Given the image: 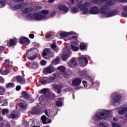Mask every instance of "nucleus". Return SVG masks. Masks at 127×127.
<instances>
[{
  "instance_id": "obj_19",
  "label": "nucleus",
  "mask_w": 127,
  "mask_h": 127,
  "mask_svg": "<svg viewBox=\"0 0 127 127\" xmlns=\"http://www.w3.org/2000/svg\"><path fill=\"white\" fill-rule=\"evenodd\" d=\"M82 83V79L81 78H76L72 81V85L73 86H79Z\"/></svg>"
},
{
  "instance_id": "obj_9",
  "label": "nucleus",
  "mask_w": 127,
  "mask_h": 127,
  "mask_svg": "<svg viewBox=\"0 0 127 127\" xmlns=\"http://www.w3.org/2000/svg\"><path fill=\"white\" fill-rule=\"evenodd\" d=\"M63 88V86L61 85L53 84L52 87V89L56 91L58 94L61 93V89Z\"/></svg>"
},
{
  "instance_id": "obj_4",
  "label": "nucleus",
  "mask_w": 127,
  "mask_h": 127,
  "mask_svg": "<svg viewBox=\"0 0 127 127\" xmlns=\"http://www.w3.org/2000/svg\"><path fill=\"white\" fill-rule=\"evenodd\" d=\"M112 5V0H108L106 1V5L105 6H102L100 9H101V12L102 14H103L104 16H105L106 17H111L112 16V12H107L106 11V9L107 8V6H111Z\"/></svg>"
},
{
  "instance_id": "obj_53",
  "label": "nucleus",
  "mask_w": 127,
  "mask_h": 127,
  "mask_svg": "<svg viewBox=\"0 0 127 127\" xmlns=\"http://www.w3.org/2000/svg\"><path fill=\"white\" fill-rule=\"evenodd\" d=\"M30 38H31L32 39H33V38H34V35H33V34H30L29 35Z\"/></svg>"
},
{
  "instance_id": "obj_59",
  "label": "nucleus",
  "mask_w": 127,
  "mask_h": 127,
  "mask_svg": "<svg viewBox=\"0 0 127 127\" xmlns=\"http://www.w3.org/2000/svg\"><path fill=\"white\" fill-rule=\"evenodd\" d=\"M2 106H7V101L4 102L2 104Z\"/></svg>"
},
{
  "instance_id": "obj_62",
  "label": "nucleus",
  "mask_w": 127,
  "mask_h": 127,
  "mask_svg": "<svg viewBox=\"0 0 127 127\" xmlns=\"http://www.w3.org/2000/svg\"><path fill=\"white\" fill-rule=\"evenodd\" d=\"M37 8H38V9H41V8H42V6H37Z\"/></svg>"
},
{
  "instance_id": "obj_21",
  "label": "nucleus",
  "mask_w": 127,
  "mask_h": 127,
  "mask_svg": "<svg viewBox=\"0 0 127 127\" xmlns=\"http://www.w3.org/2000/svg\"><path fill=\"white\" fill-rule=\"evenodd\" d=\"M49 54H51L50 49H46L44 50L43 52V57H44V58H45V56H48Z\"/></svg>"
},
{
  "instance_id": "obj_52",
  "label": "nucleus",
  "mask_w": 127,
  "mask_h": 127,
  "mask_svg": "<svg viewBox=\"0 0 127 127\" xmlns=\"http://www.w3.org/2000/svg\"><path fill=\"white\" fill-rule=\"evenodd\" d=\"M3 101H4V99L3 98V97H0V104H1V103H2V102H3Z\"/></svg>"
},
{
  "instance_id": "obj_43",
  "label": "nucleus",
  "mask_w": 127,
  "mask_h": 127,
  "mask_svg": "<svg viewBox=\"0 0 127 127\" xmlns=\"http://www.w3.org/2000/svg\"><path fill=\"white\" fill-rule=\"evenodd\" d=\"M31 114H32V115H36V114H38V112L37 111H36V110H34L31 111Z\"/></svg>"
},
{
  "instance_id": "obj_27",
  "label": "nucleus",
  "mask_w": 127,
  "mask_h": 127,
  "mask_svg": "<svg viewBox=\"0 0 127 127\" xmlns=\"http://www.w3.org/2000/svg\"><path fill=\"white\" fill-rule=\"evenodd\" d=\"M5 93V89L2 86H0V95H3Z\"/></svg>"
},
{
  "instance_id": "obj_64",
  "label": "nucleus",
  "mask_w": 127,
  "mask_h": 127,
  "mask_svg": "<svg viewBox=\"0 0 127 127\" xmlns=\"http://www.w3.org/2000/svg\"><path fill=\"white\" fill-rule=\"evenodd\" d=\"M2 120H3V119L2 118V117L0 116V121H2Z\"/></svg>"
},
{
  "instance_id": "obj_1",
  "label": "nucleus",
  "mask_w": 127,
  "mask_h": 127,
  "mask_svg": "<svg viewBox=\"0 0 127 127\" xmlns=\"http://www.w3.org/2000/svg\"><path fill=\"white\" fill-rule=\"evenodd\" d=\"M49 13V11L47 10H42L38 13L34 14H27L25 16L26 19L33 20H42V19H47V14Z\"/></svg>"
},
{
  "instance_id": "obj_63",
  "label": "nucleus",
  "mask_w": 127,
  "mask_h": 127,
  "mask_svg": "<svg viewBox=\"0 0 127 127\" xmlns=\"http://www.w3.org/2000/svg\"><path fill=\"white\" fill-rule=\"evenodd\" d=\"M4 126V124L2 123L0 125V127H3Z\"/></svg>"
},
{
  "instance_id": "obj_54",
  "label": "nucleus",
  "mask_w": 127,
  "mask_h": 127,
  "mask_svg": "<svg viewBox=\"0 0 127 127\" xmlns=\"http://www.w3.org/2000/svg\"><path fill=\"white\" fill-rule=\"evenodd\" d=\"M20 89H21V87L19 85L17 86L16 87V91H19V90H20Z\"/></svg>"
},
{
  "instance_id": "obj_15",
  "label": "nucleus",
  "mask_w": 127,
  "mask_h": 127,
  "mask_svg": "<svg viewBox=\"0 0 127 127\" xmlns=\"http://www.w3.org/2000/svg\"><path fill=\"white\" fill-rule=\"evenodd\" d=\"M54 71V67L52 66H48L44 70V72L45 74H50L52 72Z\"/></svg>"
},
{
  "instance_id": "obj_37",
  "label": "nucleus",
  "mask_w": 127,
  "mask_h": 127,
  "mask_svg": "<svg viewBox=\"0 0 127 127\" xmlns=\"http://www.w3.org/2000/svg\"><path fill=\"white\" fill-rule=\"evenodd\" d=\"M8 114V110L6 109H3L2 111V115H4Z\"/></svg>"
},
{
  "instance_id": "obj_45",
  "label": "nucleus",
  "mask_w": 127,
  "mask_h": 127,
  "mask_svg": "<svg viewBox=\"0 0 127 127\" xmlns=\"http://www.w3.org/2000/svg\"><path fill=\"white\" fill-rule=\"evenodd\" d=\"M0 83L1 84L4 83V78H2L1 76H0Z\"/></svg>"
},
{
  "instance_id": "obj_58",
  "label": "nucleus",
  "mask_w": 127,
  "mask_h": 127,
  "mask_svg": "<svg viewBox=\"0 0 127 127\" xmlns=\"http://www.w3.org/2000/svg\"><path fill=\"white\" fill-rule=\"evenodd\" d=\"M56 0H49L48 1V2H49V3H51L52 2H54Z\"/></svg>"
},
{
  "instance_id": "obj_61",
  "label": "nucleus",
  "mask_w": 127,
  "mask_h": 127,
  "mask_svg": "<svg viewBox=\"0 0 127 127\" xmlns=\"http://www.w3.org/2000/svg\"><path fill=\"white\" fill-rule=\"evenodd\" d=\"M104 126H105V124L101 123L100 124H99V127H104Z\"/></svg>"
},
{
  "instance_id": "obj_5",
  "label": "nucleus",
  "mask_w": 127,
  "mask_h": 127,
  "mask_svg": "<svg viewBox=\"0 0 127 127\" xmlns=\"http://www.w3.org/2000/svg\"><path fill=\"white\" fill-rule=\"evenodd\" d=\"M73 39L72 42L71 44V48L72 51H78L79 50V45L77 43V37L73 36L71 38H69L68 40Z\"/></svg>"
},
{
  "instance_id": "obj_31",
  "label": "nucleus",
  "mask_w": 127,
  "mask_h": 127,
  "mask_svg": "<svg viewBox=\"0 0 127 127\" xmlns=\"http://www.w3.org/2000/svg\"><path fill=\"white\" fill-rule=\"evenodd\" d=\"M6 88H13L14 87V83H9L6 84Z\"/></svg>"
},
{
  "instance_id": "obj_39",
  "label": "nucleus",
  "mask_w": 127,
  "mask_h": 127,
  "mask_svg": "<svg viewBox=\"0 0 127 127\" xmlns=\"http://www.w3.org/2000/svg\"><path fill=\"white\" fill-rule=\"evenodd\" d=\"M40 83H41V84H47L48 82V80H44V79H40L39 80Z\"/></svg>"
},
{
  "instance_id": "obj_13",
  "label": "nucleus",
  "mask_w": 127,
  "mask_h": 127,
  "mask_svg": "<svg viewBox=\"0 0 127 127\" xmlns=\"http://www.w3.org/2000/svg\"><path fill=\"white\" fill-rule=\"evenodd\" d=\"M41 119L44 125H47V124H50V123H51L52 122L51 120L47 118L46 116H45V115L42 116Z\"/></svg>"
},
{
  "instance_id": "obj_25",
  "label": "nucleus",
  "mask_w": 127,
  "mask_h": 127,
  "mask_svg": "<svg viewBox=\"0 0 127 127\" xmlns=\"http://www.w3.org/2000/svg\"><path fill=\"white\" fill-rule=\"evenodd\" d=\"M51 48L53 49L54 51H56V52H58V51H59V48H58V47L56 46V44H52L51 45Z\"/></svg>"
},
{
  "instance_id": "obj_29",
  "label": "nucleus",
  "mask_w": 127,
  "mask_h": 127,
  "mask_svg": "<svg viewBox=\"0 0 127 127\" xmlns=\"http://www.w3.org/2000/svg\"><path fill=\"white\" fill-rule=\"evenodd\" d=\"M80 48L81 50H85L87 48V45L84 43H81L80 45Z\"/></svg>"
},
{
  "instance_id": "obj_33",
  "label": "nucleus",
  "mask_w": 127,
  "mask_h": 127,
  "mask_svg": "<svg viewBox=\"0 0 127 127\" xmlns=\"http://www.w3.org/2000/svg\"><path fill=\"white\" fill-rule=\"evenodd\" d=\"M48 89L47 88H44L42 89L40 91V94H46V93H48Z\"/></svg>"
},
{
  "instance_id": "obj_3",
  "label": "nucleus",
  "mask_w": 127,
  "mask_h": 127,
  "mask_svg": "<svg viewBox=\"0 0 127 127\" xmlns=\"http://www.w3.org/2000/svg\"><path fill=\"white\" fill-rule=\"evenodd\" d=\"M110 111L102 109L98 111L92 117V121L97 122L101 120H110Z\"/></svg>"
},
{
  "instance_id": "obj_11",
  "label": "nucleus",
  "mask_w": 127,
  "mask_h": 127,
  "mask_svg": "<svg viewBox=\"0 0 127 127\" xmlns=\"http://www.w3.org/2000/svg\"><path fill=\"white\" fill-rule=\"evenodd\" d=\"M19 41L21 44H23L24 45H28L30 43L29 40L23 37L20 38Z\"/></svg>"
},
{
  "instance_id": "obj_24",
  "label": "nucleus",
  "mask_w": 127,
  "mask_h": 127,
  "mask_svg": "<svg viewBox=\"0 0 127 127\" xmlns=\"http://www.w3.org/2000/svg\"><path fill=\"white\" fill-rule=\"evenodd\" d=\"M22 95L24 99H29V98H30V95H29L26 91H23L22 92Z\"/></svg>"
},
{
  "instance_id": "obj_32",
  "label": "nucleus",
  "mask_w": 127,
  "mask_h": 127,
  "mask_svg": "<svg viewBox=\"0 0 127 127\" xmlns=\"http://www.w3.org/2000/svg\"><path fill=\"white\" fill-rule=\"evenodd\" d=\"M122 15L124 17H127V6L125 8L122 12Z\"/></svg>"
},
{
  "instance_id": "obj_17",
  "label": "nucleus",
  "mask_w": 127,
  "mask_h": 127,
  "mask_svg": "<svg viewBox=\"0 0 127 127\" xmlns=\"http://www.w3.org/2000/svg\"><path fill=\"white\" fill-rule=\"evenodd\" d=\"M16 43H17V39L14 38L11 39L9 43H7V45L9 46V47H11V46H14Z\"/></svg>"
},
{
  "instance_id": "obj_8",
  "label": "nucleus",
  "mask_w": 127,
  "mask_h": 127,
  "mask_svg": "<svg viewBox=\"0 0 127 127\" xmlns=\"http://www.w3.org/2000/svg\"><path fill=\"white\" fill-rule=\"evenodd\" d=\"M88 57L87 56H82L79 59V63L82 67H85L88 64Z\"/></svg>"
},
{
  "instance_id": "obj_35",
  "label": "nucleus",
  "mask_w": 127,
  "mask_h": 127,
  "mask_svg": "<svg viewBox=\"0 0 127 127\" xmlns=\"http://www.w3.org/2000/svg\"><path fill=\"white\" fill-rule=\"evenodd\" d=\"M56 105L57 107H62V106H63V103L61 101H58L56 103Z\"/></svg>"
},
{
  "instance_id": "obj_34",
  "label": "nucleus",
  "mask_w": 127,
  "mask_h": 127,
  "mask_svg": "<svg viewBox=\"0 0 127 127\" xmlns=\"http://www.w3.org/2000/svg\"><path fill=\"white\" fill-rule=\"evenodd\" d=\"M55 80V77H51L47 79L48 83H53Z\"/></svg>"
},
{
  "instance_id": "obj_50",
  "label": "nucleus",
  "mask_w": 127,
  "mask_h": 127,
  "mask_svg": "<svg viewBox=\"0 0 127 127\" xmlns=\"http://www.w3.org/2000/svg\"><path fill=\"white\" fill-rule=\"evenodd\" d=\"M82 83H83V85L84 86V87L87 88V81H83Z\"/></svg>"
},
{
  "instance_id": "obj_36",
  "label": "nucleus",
  "mask_w": 127,
  "mask_h": 127,
  "mask_svg": "<svg viewBox=\"0 0 127 127\" xmlns=\"http://www.w3.org/2000/svg\"><path fill=\"white\" fill-rule=\"evenodd\" d=\"M58 69L60 70V71H61V72H64L65 71V67L63 65L58 67Z\"/></svg>"
},
{
  "instance_id": "obj_46",
  "label": "nucleus",
  "mask_w": 127,
  "mask_h": 127,
  "mask_svg": "<svg viewBox=\"0 0 127 127\" xmlns=\"http://www.w3.org/2000/svg\"><path fill=\"white\" fill-rule=\"evenodd\" d=\"M35 58H36V56H33L32 57H29L28 59H29V60H34Z\"/></svg>"
},
{
  "instance_id": "obj_28",
  "label": "nucleus",
  "mask_w": 127,
  "mask_h": 127,
  "mask_svg": "<svg viewBox=\"0 0 127 127\" xmlns=\"http://www.w3.org/2000/svg\"><path fill=\"white\" fill-rule=\"evenodd\" d=\"M69 56H70V55H68V54H63L62 56V59L63 60V61H66V60H67V59H68Z\"/></svg>"
},
{
  "instance_id": "obj_56",
  "label": "nucleus",
  "mask_w": 127,
  "mask_h": 127,
  "mask_svg": "<svg viewBox=\"0 0 127 127\" xmlns=\"http://www.w3.org/2000/svg\"><path fill=\"white\" fill-rule=\"evenodd\" d=\"M5 64H6L7 65H9V60H7L5 61Z\"/></svg>"
},
{
  "instance_id": "obj_18",
  "label": "nucleus",
  "mask_w": 127,
  "mask_h": 127,
  "mask_svg": "<svg viewBox=\"0 0 127 127\" xmlns=\"http://www.w3.org/2000/svg\"><path fill=\"white\" fill-rule=\"evenodd\" d=\"M68 65L69 67H70V68H73L74 66H76V65H77V62L76 61V59H72L68 63Z\"/></svg>"
},
{
  "instance_id": "obj_2",
  "label": "nucleus",
  "mask_w": 127,
  "mask_h": 127,
  "mask_svg": "<svg viewBox=\"0 0 127 127\" xmlns=\"http://www.w3.org/2000/svg\"><path fill=\"white\" fill-rule=\"evenodd\" d=\"M89 5H90V3L88 2H85L83 3V7L84 8L82 7V2L78 4L79 7L82 10V13L84 14H88V13L90 14H98L100 12L99 7L97 6L91 7L90 10H89L87 7Z\"/></svg>"
},
{
  "instance_id": "obj_41",
  "label": "nucleus",
  "mask_w": 127,
  "mask_h": 127,
  "mask_svg": "<svg viewBox=\"0 0 127 127\" xmlns=\"http://www.w3.org/2000/svg\"><path fill=\"white\" fill-rule=\"evenodd\" d=\"M9 119H10V118L11 119H16V118H17V115L14 114H12L10 115V117H9Z\"/></svg>"
},
{
  "instance_id": "obj_57",
  "label": "nucleus",
  "mask_w": 127,
  "mask_h": 127,
  "mask_svg": "<svg viewBox=\"0 0 127 127\" xmlns=\"http://www.w3.org/2000/svg\"><path fill=\"white\" fill-rule=\"evenodd\" d=\"M101 1H105V0H100ZM93 2L97 3L98 2V0H93Z\"/></svg>"
},
{
  "instance_id": "obj_38",
  "label": "nucleus",
  "mask_w": 127,
  "mask_h": 127,
  "mask_svg": "<svg viewBox=\"0 0 127 127\" xmlns=\"http://www.w3.org/2000/svg\"><path fill=\"white\" fill-rule=\"evenodd\" d=\"M6 2V1L5 0L0 1V5H1V6H4L5 5Z\"/></svg>"
},
{
  "instance_id": "obj_51",
  "label": "nucleus",
  "mask_w": 127,
  "mask_h": 127,
  "mask_svg": "<svg viewBox=\"0 0 127 127\" xmlns=\"http://www.w3.org/2000/svg\"><path fill=\"white\" fill-rule=\"evenodd\" d=\"M46 36L47 38H50V37L51 36V34L50 33H48L46 34Z\"/></svg>"
},
{
  "instance_id": "obj_30",
  "label": "nucleus",
  "mask_w": 127,
  "mask_h": 127,
  "mask_svg": "<svg viewBox=\"0 0 127 127\" xmlns=\"http://www.w3.org/2000/svg\"><path fill=\"white\" fill-rule=\"evenodd\" d=\"M45 115H46V116H47L48 117H52V116L51 112H50V110L48 109H46L45 111Z\"/></svg>"
},
{
  "instance_id": "obj_26",
  "label": "nucleus",
  "mask_w": 127,
  "mask_h": 127,
  "mask_svg": "<svg viewBox=\"0 0 127 127\" xmlns=\"http://www.w3.org/2000/svg\"><path fill=\"white\" fill-rule=\"evenodd\" d=\"M53 64L54 65H57V64H59L60 63V58H57L55 60L53 61Z\"/></svg>"
},
{
  "instance_id": "obj_7",
  "label": "nucleus",
  "mask_w": 127,
  "mask_h": 127,
  "mask_svg": "<svg viewBox=\"0 0 127 127\" xmlns=\"http://www.w3.org/2000/svg\"><path fill=\"white\" fill-rule=\"evenodd\" d=\"M81 7H82V8H84L83 6L84 4H82L83 1H81L78 2L77 4V7H73L70 9V12H71L72 13H77L79 12L80 10H81L82 11L81 12L82 13H83V10L81 9V8H80V7H79V4L81 3Z\"/></svg>"
},
{
  "instance_id": "obj_40",
  "label": "nucleus",
  "mask_w": 127,
  "mask_h": 127,
  "mask_svg": "<svg viewBox=\"0 0 127 127\" xmlns=\"http://www.w3.org/2000/svg\"><path fill=\"white\" fill-rule=\"evenodd\" d=\"M117 14H118V11L117 10H112V16L117 15Z\"/></svg>"
},
{
  "instance_id": "obj_47",
  "label": "nucleus",
  "mask_w": 127,
  "mask_h": 127,
  "mask_svg": "<svg viewBox=\"0 0 127 127\" xmlns=\"http://www.w3.org/2000/svg\"><path fill=\"white\" fill-rule=\"evenodd\" d=\"M112 126L113 127H121V125H119L116 123H113Z\"/></svg>"
},
{
  "instance_id": "obj_12",
  "label": "nucleus",
  "mask_w": 127,
  "mask_h": 127,
  "mask_svg": "<svg viewBox=\"0 0 127 127\" xmlns=\"http://www.w3.org/2000/svg\"><path fill=\"white\" fill-rule=\"evenodd\" d=\"M27 5H28V3H27L18 4L14 6V8H15V9H23V8H24V7L27 6Z\"/></svg>"
},
{
  "instance_id": "obj_16",
  "label": "nucleus",
  "mask_w": 127,
  "mask_h": 127,
  "mask_svg": "<svg viewBox=\"0 0 127 127\" xmlns=\"http://www.w3.org/2000/svg\"><path fill=\"white\" fill-rule=\"evenodd\" d=\"M16 81L19 84H24L25 83V79L22 77L21 76H17L16 77Z\"/></svg>"
},
{
  "instance_id": "obj_48",
  "label": "nucleus",
  "mask_w": 127,
  "mask_h": 127,
  "mask_svg": "<svg viewBox=\"0 0 127 127\" xmlns=\"http://www.w3.org/2000/svg\"><path fill=\"white\" fill-rule=\"evenodd\" d=\"M41 65H46L47 63L44 60V61H41Z\"/></svg>"
},
{
  "instance_id": "obj_23",
  "label": "nucleus",
  "mask_w": 127,
  "mask_h": 127,
  "mask_svg": "<svg viewBox=\"0 0 127 127\" xmlns=\"http://www.w3.org/2000/svg\"><path fill=\"white\" fill-rule=\"evenodd\" d=\"M28 67L31 69V68H34V69H36V68L38 67V64L36 63H34L33 64H29Z\"/></svg>"
},
{
  "instance_id": "obj_10",
  "label": "nucleus",
  "mask_w": 127,
  "mask_h": 127,
  "mask_svg": "<svg viewBox=\"0 0 127 127\" xmlns=\"http://www.w3.org/2000/svg\"><path fill=\"white\" fill-rule=\"evenodd\" d=\"M58 8L61 11H63L64 13H67L69 11V8L65 5H59Z\"/></svg>"
},
{
  "instance_id": "obj_14",
  "label": "nucleus",
  "mask_w": 127,
  "mask_h": 127,
  "mask_svg": "<svg viewBox=\"0 0 127 127\" xmlns=\"http://www.w3.org/2000/svg\"><path fill=\"white\" fill-rule=\"evenodd\" d=\"M127 112V108L125 107L124 106H121L118 110V114L119 115H125V114H126Z\"/></svg>"
},
{
  "instance_id": "obj_44",
  "label": "nucleus",
  "mask_w": 127,
  "mask_h": 127,
  "mask_svg": "<svg viewBox=\"0 0 127 127\" xmlns=\"http://www.w3.org/2000/svg\"><path fill=\"white\" fill-rule=\"evenodd\" d=\"M29 11H30V8H26L23 10L24 13H27V12H29Z\"/></svg>"
},
{
  "instance_id": "obj_55",
  "label": "nucleus",
  "mask_w": 127,
  "mask_h": 127,
  "mask_svg": "<svg viewBox=\"0 0 127 127\" xmlns=\"http://www.w3.org/2000/svg\"><path fill=\"white\" fill-rule=\"evenodd\" d=\"M3 50H4V48H3V47H0V53H1V52H2Z\"/></svg>"
},
{
  "instance_id": "obj_22",
  "label": "nucleus",
  "mask_w": 127,
  "mask_h": 127,
  "mask_svg": "<svg viewBox=\"0 0 127 127\" xmlns=\"http://www.w3.org/2000/svg\"><path fill=\"white\" fill-rule=\"evenodd\" d=\"M27 106V104H26V102L24 101H22L20 104H19V108L21 109V110H23L26 108Z\"/></svg>"
},
{
  "instance_id": "obj_20",
  "label": "nucleus",
  "mask_w": 127,
  "mask_h": 127,
  "mask_svg": "<svg viewBox=\"0 0 127 127\" xmlns=\"http://www.w3.org/2000/svg\"><path fill=\"white\" fill-rule=\"evenodd\" d=\"M73 32H63L61 33L60 35L61 37L63 38H64L65 37H67L68 35H72L74 34Z\"/></svg>"
},
{
  "instance_id": "obj_49",
  "label": "nucleus",
  "mask_w": 127,
  "mask_h": 127,
  "mask_svg": "<svg viewBox=\"0 0 127 127\" xmlns=\"http://www.w3.org/2000/svg\"><path fill=\"white\" fill-rule=\"evenodd\" d=\"M56 15V11H54L51 13V17H53L54 16H55Z\"/></svg>"
},
{
  "instance_id": "obj_42",
  "label": "nucleus",
  "mask_w": 127,
  "mask_h": 127,
  "mask_svg": "<svg viewBox=\"0 0 127 127\" xmlns=\"http://www.w3.org/2000/svg\"><path fill=\"white\" fill-rule=\"evenodd\" d=\"M9 73V71L8 69H6L2 73V75H7Z\"/></svg>"
},
{
  "instance_id": "obj_60",
  "label": "nucleus",
  "mask_w": 127,
  "mask_h": 127,
  "mask_svg": "<svg viewBox=\"0 0 127 127\" xmlns=\"http://www.w3.org/2000/svg\"><path fill=\"white\" fill-rule=\"evenodd\" d=\"M64 77H65V78H67V77L68 76V73H67V72H65L64 74Z\"/></svg>"
},
{
  "instance_id": "obj_6",
  "label": "nucleus",
  "mask_w": 127,
  "mask_h": 127,
  "mask_svg": "<svg viewBox=\"0 0 127 127\" xmlns=\"http://www.w3.org/2000/svg\"><path fill=\"white\" fill-rule=\"evenodd\" d=\"M113 95V102L112 105H113V106H116V104H117V103H120V102L123 100V96L120 94V93H118L117 92H114Z\"/></svg>"
}]
</instances>
